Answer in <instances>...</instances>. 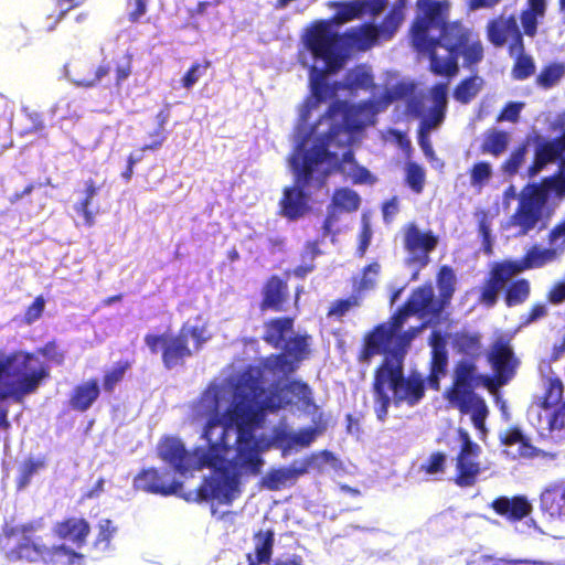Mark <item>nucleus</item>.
I'll use <instances>...</instances> for the list:
<instances>
[{
	"label": "nucleus",
	"instance_id": "f257e3e1",
	"mask_svg": "<svg viewBox=\"0 0 565 565\" xmlns=\"http://www.w3.org/2000/svg\"><path fill=\"white\" fill-rule=\"evenodd\" d=\"M416 14L408 30L412 47L429 60L436 76L454 77L459 58L472 68L484 58V45L478 31L461 19L449 20V0H416Z\"/></svg>",
	"mask_w": 565,
	"mask_h": 565
},
{
	"label": "nucleus",
	"instance_id": "f03ea898",
	"mask_svg": "<svg viewBox=\"0 0 565 565\" xmlns=\"http://www.w3.org/2000/svg\"><path fill=\"white\" fill-rule=\"evenodd\" d=\"M290 404L277 392L266 394L259 371L252 366L237 376L232 388V401L224 412L226 427H235L236 454L231 461L239 473L256 476L264 460L260 457L254 430L264 422L267 412H277Z\"/></svg>",
	"mask_w": 565,
	"mask_h": 565
},
{
	"label": "nucleus",
	"instance_id": "7ed1b4c3",
	"mask_svg": "<svg viewBox=\"0 0 565 565\" xmlns=\"http://www.w3.org/2000/svg\"><path fill=\"white\" fill-rule=\"evenodd\" d=\"M207 449L198 447L189 451L183 443L175 437H164L157 446L158 457L173 470L182 476L190 471L212 469L195 491L181 494L186 502H206L216 500L222 504H231L239 493V477L232 471L228 465H224L226 452V428L220 434V441L207 443Z\"/></svg>",
	"mask_w": 565,
	"mask_h": 565
},
{
	"label": "nucleus",
	"instance_id": "20e7f679",
	"mask_svg": "<svg viewBox=\"0 0 565 565\" xmlns=\"http://www.w3.org/2000/svg\"><path fill=\"white\" fill-rule=\"evenodd\" d=\"M415 335L414 329L399 335L397 345L383 356L374 370L371 390L374 412L380 422L386 419L391 403L414 407L425 397L426 377L415 371L405 375V358Z\"/></svg>",
	"mask_w": 565,
	"mask_h": 565
},
{
	"label": "nucleus",
	"instance_id": "39448f33",
	"mask_svg": "<svg viewBox=\"0 0 565 565\" xmlns=\"http://www.w3.org/2000/svg\"><path fill=\"white\" fill-rule=\"evenodd\" d=\"M413 89V85L398 82L374 99L358 104L333 100L313 129L326 125L329 138H337L340 147H349L352 143L353 134L363 130L367 125H374L379 113L385 110L392 103L407 98Z\"/></svg>",
	"mask_w": 565,
	"mask_h": 565
},
{
	"label": "nucleus",
	"instance_id": "423d86ee",
	"mask_svg": "<svg viewBox=\"0 0 565 565\" xmlns=\"http://www.w3.org/2000/svg\"><path fill=\"white\" fill-rule=\"evenodd\" d=\"M479 386L494 392L490 376L479 373L476 361L461 359L454 366L452 382L444 392V397L461 415H470L480 438L484 439L488 433L486 419L489 408L483 397L475 392Z\"/></svg>",
	"mask_w": 565,
	"mask_h": 565
},
{
	"label": "nucleus",
	"instance_id": "0eeeda50",
	"mask_svg": "<svg viewBox=\"0 0 565 565\" xmlns=\"http://www.w3.org/2000/svg\"><path fill=\"white\" fill-rule=\"evenodd\" d=\"M337 138H329V130L319 134L318 145L306 151L299 161L296 154L290 159L291 169L295 173V185L284 189L282 198L279 201L280 214L290 221L302 217L309 210L308 195L305 189L310 184L313 172L324 161L337 160V153L329 151V147H340Z\"/></svg>",
	"mask_w": 565,
	"mask_h": 565
},
{
	"label": "nucleus",
	"instance_id": "6e6552de",
	"mask_svg": "<svg viewBox=\"0 0 565 565\" xmlns=\"http://www.w3.org/2000/svg\"><path fill=\"white\" fill-rule=\"evenodd\" d=\"M49 376V365L34 353L15 350L7 354L0 350V402L11 398L21 403Z\"/></svg>",
	"mask_w": 565,
	"mask_h": 565
},
{
	"label": "nucleus",
	"instance_id": "1a4fd4ad",
	"mask_svg": "<svg viewBox=\"0 0 565 565\" xmlns=\"http://www.w3.org/2000/svg\"><path fill=\"white\" fill-rule=\"evenodd\" d=\"M303 43L315 60L323 61L326 73L339 72L348 60L343 33L333 31L329 20L312 22L303 35Z\"/></svg>",
	"mask_w": 565,
	"mask_h": 565
},
{
	"label": "nucleus",
	"instance_id": "9d476101",
	"mask_svg": "<svg viewBox=\"0 0 565 565\" xmlns=\"http://www.w3.org/2000/svg\"><path fill=\"white\" fill-rule=\"evenodd\" d=\"M405 4L406 0H396L379 25L365 22L343 32L345 50L354 49L365 52L381 41H390L404 21Z\"/></svg>",
	"mask_w": 565,
	"mask_h": 565
},
{
	"label": "nucleus",
	"instance_id": "9b49d317",
	"mask_svg": "<svg viewBox=\"0 0 565 565\" xmlns=\"http://www.w3.org/2000/svg\"><path fill=\"white\" fill-rule=\"evenodd\" d=\"M413 313L405 302L392 315L388 322L376 324L363 339V345L359 352L358 360L361 363H370L371 359L377 354L386 355L393 347L397 345L398 337L405 331H401L405 321Z\"/></svg>",
	"mask_w": 565,
	"mask_h": 565
},
{
	"label": "nucleus",
	"instance_id": "f8f14e48",
	"mask_svg": "<svg viewBox=\"0 0 565 565\" xmlns=\"http://www.w3.org/2000/svg\"><path fill=\"white\" fill-rule=\"evenodd\" d=\"M143 340L152 354L161 352L162 364L168 370L183 365L185 360L193 355V350L186 339L185 327H182L175 334L147 333Z\"/></svg>",
	"mask_w": 565,
	"mask_h": 565
},
{
	"label": "nucleus",
	"instance_id": "ddd939ff",
	"mask_svg": "<svg viewBox=\"0 0 565 565\" xmlns=\"http://www.w3.org/2000/svg\"><path fill=\"white\" fill-rule=\"evenodd\" d=\"M460 440L459 451L455 458L456 473L454 482L460 488H469L477 483L478 477L482 471L479 457L481 447L475 443L470 434L463 429H457Z\"/></svg>",
	"mask_w": 565,
	"mask_h": 565
},
{
	"label": "nucleus",
	"instance_id": "4468645a",
	"mask_svg": "<svg viewBox=\"0 0 565 565\" xmlns=\"http://www.w3.org/2000/svg\"><path fill=\"white\" fill-rule=\"evenodd\" d=\"M487 358L493 371L490 382L494 391L507 385L515 376L520 361L508 337H498L491 343Z\"/></svg>",
	"mask_w": 565,
	"mask_h": 565
},
{
	"label": "nucleus",
	"instance_id": "2eb2a0df",
	"mask_svg": "<svg viewBox=\"0 0 565 565\" xmlns=\"http://www.w3.org/2000/svg\"><path fill=\"white\" fill-rule=\"evenodd\" d=\"M309 340L310 335L308 334H297L289 338L282 352L269 354L264 360V367L271 373H294L299 367L300 362L310 354Z\"/></svg>",
	"mask_w": 565,
	"mask_h": 565
},
{
	"label": "nucleus",
	"instance_id": "dca6fc26",
	"mask_svg": "<svg viewBox=\"0 0 565 565\" xmlns=\"http://www.w3.org/2000/svg\"><path fill=\"white\" fill-rule=\"evenodd\" d=\"M132 487L136 491L161 497L178 495L181 498V494L185 493L182 491L183 483L181 481L169 478L168 471H161L154 467L141 469L134 477Z\"/></svg>",
	"mask_w": 565,
	"mask_h": 565
},
{
	"label": "nucleus",
	"instance_id": "f3484780",
	"mask_svg": "<svg viewBox=\"0 0 565 565\" xmlns=\"http://www.w3.org/2000/svg\"><path fill=\"white\" fill-rule=\"evenodd\" d=\"M438 236L430 230L422 232L415 223L404 226L403 246L409 253L411 260L420 267L429 263V254L438 245Z\"/></svg>",
	"mask_w": 565,
	"mask_h": 565
},
{
	"label": "nucleus",
	"instance_id": "a211bd4d",
	"mask_svg": "<svg viewBox=\"0 0 565 565\" xmlns=\"http://www.w3.org/2000/svg\"><path fill=\"white\" fill-rule=\"evenodd\" d=\"M388 0H333L329 7L335 12L329 20L332 24L341 25L361 19L364 15L377 17L385 9Z\"/></svg>",
	"mask_w": 565,
	"mask_h": 565
},
{
	"label": "nucleus",
	"instance_id": "6ab92c4d",
	"mask_svg": "<svg viewBox=\"0 0 565 565\" xmlns=\"http://www.w3.org/2000/svg\"><path fill=\"white\" fill-rule=\"evenodd\" d=\"M429 345L431 351L426 381L429 388L438 392L440 381L448 372L449 358L446 337L439 331H433L429 337Z\"/></svg>",
	"mask_w": 565,
	"mask_h": 565
},
{
	"label": "nucleus",
	"instance_id": "aec40b11",
	"mask_svg": "<svg viewBox=\"0 0 565 565\" xmlns=\"http://www.w3.org/2000/svg\"><path fill=\"white\" fill-rule=\"evenodd\" d=\"M488 41L495 47H502L510 39L508 47H518L524 43L523 33L519 28L516 17L503 14L491 19L486 25Z\"/></svg>",
	"mask_w": 565,
	"mask_h": 565
},
{
	"label": "nucleus",
	"instance_id": "412c9836",
	"mask_svg": "<svg viewBox=\"0 0 565 565\" xmlns=\"http://www.w3.org/2000/svg\"><path fill=\"white\" fill-rule=\"evenodd\" d=\"M220 398H221V387L218 385H210L206 390L201 394L200 398L195 405L196 415L201 417H207L202 437L207 443H217L220 441V437L216 440L212 438L213 429L221 425L220 415Z\"/></svg>",
	"mask_w": 565,
	"mask_h": 565
},
{
	"label": "nucleus",
	"instance_id": "4be33fe9",
	"mask_svg": "<svg viewBox=\"0 0 565 565\" xmlns=\"http://www.w3.org/2000/svg\"><path fill=\"white\" fill-rule=\"evenodd\" d=\"M110 73L109 63H102L95 66L87 58H77L66 65V76L68 79L79 87H94L102 78Z\"/></svg>",
	"mask_w": 565,
	"mask_h": 565
},
{
	"label": "nucleus",
	"instance_id": "5701e85b",
	"mask_svg": "<svg viewBox=\"0 0 565 565\" xmlns=\"http://www.w3.org/2000/svg\"><path fill=\"white\" fill-rule=\"evenodd\" d=\"M544 202L531 190L520 199L515 212L510 217V225L519 227L518 235L524 236L532 231L542 216Z\"/></svg>",
	"mask_w": 565,
	"mask_h": 565
},
{
	"label": "nucleus",
	"instance_id": "b1692460",
	"mask_svg": "<svg viewBox=\"0 0 565 565\" xmlns=\"http://www.w3.org/2000/svg\"><path fill=\"white\" fill-rule=\"evenodd\" d=\"M289 298L287 280L277 275L268 277L263 286L259 308L262 311H285V303Z\"/></svg>",
	"mask_w": 565,
	"mask_h": 565
},
{
	"label": "nucleus",
	"instance_id": "393cba45",
	"mask_svg": "<svg viewBox=\"0 0 565 565\" xmlns=\"http://www.w3.org/2000/svg\"><path fill=\"white\" fill-rule=\"evenodd\" d=\"M53 532L58 539L70 541L81 548L86 545L90 534V525L84 518L68 516L56 522Z\"/></svg>",
	"mask_w": 565,
	"mask_h": 565
},
{
	"label": "nucleus",
	"instance_id": "a878e982",
	"mask_svg": "<svg viewBox=\"0 0 565 565\" xmlns=\"http://www.w3.org/2000/svg\"><path fill=\"white\" fill-rule=\"evenodd\" d=\"M490 507L497 514L512 522L523 520L529 516L533 510L531 502L524 495H513L512 498L501 495L495 498Z\"/></svg>",
	"mask_w": 565,
	"mask_h": 565
},
{
	"label": "nucleus",
	"instance_id": "bb28decb",
	"mask_svg": "<svg viewBox=\"0 0 565 565\" xmlns=\"http://www.w3.org/2000/svg\"><path fill=\"white\" fill-rule=\"evenodd\" d=\"M405 305L409 311L419 318L431 317L439 318V312L436 311V299L433 286L429 284L422 285L412 290Z\"/></svg>",
	"mask_w": 565,
	"mask_h": 565
},
{
	"label": "nucleus",
	"instance_id": "cd10ccee",
	"mask_svg": "<svg viewBox=\"0 0 565 565\" xmlns=\"http://www.w3.org/2000/svg\"><path fill=\"white\" fill-rule=\"evenodd\" d=\"M548 244L550 247L542 248L539 245H533L526 249L524 257L529 269L542 268L555 263L565 254V244H561L558 241Z\"/></svg>",
	"mask_w": 565,
	"mask_h": 565
},
{
	"label": "nucleus",
	"instance_id": "c85d7f7f",
	"mask_svg": "<svg viewBox=\"0 0 565 565\" xmlns=\"http://www.w3.org/2000/svg\"><path fill=\"white\" fill-rule=\"evenodd\" d=\"M563 145L559 140H546L540 142L534 151V158L527 169V175L534 178L546 164L554 162L561 157Z\"/></svg>",
	"mask_w": 565,
	"mask_h": 565
},
{
	"label": "nucleus",
	"instance_id": "c756f323",
	"mask_svg": "<svg viewBox=\"0 0 565 565\" xmlns=\"http://www.w3.org/2000/svg\"><path fill=\"white\" fill-rule=\"evenodd\" d=\"M100 388L96 379L77 384L70 396V406L77 412H86L98 399Z\"/></svg>",
	"mask_w": 565,
	"mask_h": 565
},
{
	"label": "nucleus",
	"instance_id": "7c9ffc66",
	"mask_svg": "<svg viewBox=\"0 0 565 565\" xmlns=\"http://www.w3.org/2000/svg\"><path fill=\"white\" fill-rule=\"evenodd\" d=\"M265 332L263 340L274 349H280L285 341V335L294 329V318L278 317L265 322Z\"/></svg>",
	"mask_w": 565,
	"mask_h": 565
},
{
	"label": "nucleus",
	"instance_id": "2f4dec72",
	"mask_svg": "<svg viewBox=\"0 0 565 565\" xmlns=\"http://www.w3.org/2000/svg\"><path fill=\"white\" fill-rule=\"evenodd\" d=\"M307 472V466L287 467L271 469L263 478V486L271 491L282 489L289 481H295L298 477Z\"/></svg>",
	"mask_w": 565,
	"mask_h": 565
},
{
	"label": "nucleus",
	"instance_id": "473e14b6",
	"mask_svg": "<svg viewBox=\"0 0 565 565\" xmlns=\"http://www.w3.org/2000/svg\"><path fill=\"white\" fill-rule=\"evenodd\" d=\"M326 70L316 75L311 81V93L315 98V102H307L301 110V120L307 121L310 116L312 108H315L318 104L326 102L334 95V89L331 85L326 81L324 77Z\"/></svg>",
	"mask_w": 565,
	"mask_h": 565
},
{
	"label": "nucleus",
	"instance_id": "72a5a7b5",
	"mask_svg": "<svg viewBox=\"0 0 565 565\" xmlns=\"http://www.w3.org/2000/svg\"><path fill=\"white\" fill-rule=\"evenodd\" d=\"M509 55L514 58L511 75L515 81H524L535 73V63L531 55L525 53V44L518 47H508Z\"/></svg>",
	"mask_w": 565,
	"mask_h": 565
},
{
	"label": "nucleus",
	"instance_id": "f704fd0d",
	"mask_svg": "<svg viewBox=\"0 0 565 565\" xmlns=\"http://www.w3.org/2000/svg\"><path fill=\"white\" fill-rule=\"evenodd\" d=\"M565 507V497L561 484L545 489L540 497V508L552 519L561 518Z\"/></svg>",
	"mask_w": 565,
	"mask_h": 565
},
{
	"label": "nucleus",
	"instance_id": "c9c22d12",
	"mask_svg": "<svg viewBox=\"0 0 565 565\" xmlns=\"http://www.w3.org/2000/svg\"><path fill=\"white\" fill-rule=\"evenodd\" d=\"M255 558L247 554L248 565H262L269 563L273 554L275 533L273 530L258 531L254 534Z\"/></svg>",
	"mask_w": 565,
	"mask_h": 565
},
{
	"label": "nucleus",
	"instance_id": "e433bc0d",
	"mask_svg": "<svg viewBox=\"0 0 565 565\" xmlns=\"http://www.w3.org/2000/svg\"><path fill=\"white\" fill-rule=\"evenodd\" d=\"M500 443L504 446L519 445V456L522 458H534L537 456L539 450L531 444L530 438L526 437L518 426L508 427L500 435Z\"/></svg>",
	"mask_w": 565,
	"mask_h": 565
},
{
	"label": "nucleus",
	"instance_id": "4c0bfd02",
	"mask_svg": "<svg viewBox=\"0 0 565 565\" xmlns=\"http://www.w3.org/2000/svg\"><path fill=\"white\" fill-rule=\"evenodd\" d=\"M508 281L497 269L491 268L488 278L481 288L479 301L488 308H492L498 302L499 292L505 287Z\"/></svg>",
	"mask_w": 565,
	"mask_h": 565
},
{
	"label": "nucleus",
	"instance_id": "58836bf2",
	"mask_svg": "<svg viewBox=\"0 0 565 565\" xmlns=\"http://www.w3.org/2000/svg\"><path fill=\"white\" fill-rule=\"evenodd\" d=\"M565 385L558 376H547L544 380V392L540 398L539 406L548 411L557 407L563 402Z\"/></svg>",
	"mask_w": 565,
	"mask_h": 565
},
{
	"label": "nucleus",
	"instance_id": "ea45409f",
	"mask_svg": "<svg viewBox=\"0 0 565 565\" xmlns=\"http://www.w3.org/2000/svg\"><path fill=\"white\" fill-rule=\"evenodd\" d=\"M509 140L510 137L507 131L490 129L484 134L480 151L483 154H491L498 158L507 150Z\"/></svg>",
	"mask_w": 565,
	"mask_h": 565
},
{
	"label": "nucleus",
	"instance_id": "a19ab883",
	"mask_svg": "<svg viewBox=\"0 0 565 565\" xmlns=\"http://www.w3.org/2000/svg\"><path fill=\"white\" fill-rule=\"evenodd\" d=\"M531 295V284L525 278H518L504 287V302L511 308L524 303Z\"/></svg>",
	"mask_w": 565,
	"mask_h": 565
},
{
	"label": "nucleus",
	"instance_id": "79ce46f5",
	"mask_svg": "<svg viewBox=\"0 0 565 565\" xmlns=\"http://www.w3.org/2000/svg\"><path fill=\"white\" fill-rule=\"evenodd\" d=\"M47 466V460L45 456H41L38 458L28 457L25 458L19 467V475L15 480L17 489L22 490L28 487L35 473L40 470L45 469Z\"/></svg>",
	"mask_w": 565,
	"mask_h": 565
},
{
	"label": "nucleus",
	"instance_id": "37998d69",
	"mask_svg": "<svg viewBox=\"0 0 565 565\" xmlns=\"http://www.w3.org/2000/svg\"><path fill=\"white\" fill-rule=\"evenodd\" d=\"M483 81L478 75H471L460 81L454 89V98L461 103H470L480 92Z\"/></svg>",
	"mask_w": 565,
	"mask_h": 565
},
{
	"label": "nucleus",
	"instance_id": "c03bdc74",
	"mask_svg": "<svg viewBox=\"0 0 565 565\" xmlns=\"http://www.w3.org/2000/svg\"><path fill=\"white\" fill-rule=\"evenodd\" d=\"M131 366L132 361L119 360L110 369L106 370L103 375V390L111 394Z\"/></svg>",
	"mask_w": 565,
	"mask_h": 565
},
{
	"label": "nucleus",
	"instance_id": "a18cd8bd",
	"mask_svg": "<svg viewBox=\"0 0 565 565\" xmlns=\"http://www.w3.org/2000/svg\"><path fill=\"white\" fill-rule=\"evenodd\" d=\"M321 254L319 243L317 241L307 242L305 250L301 254V260L303 264L292 269V275L299 279H303L308 274L316 269L315 259Z\"/></svg>",
	"mask_w": 565,
	"mask_h": 565
},
{
	"label": "nucleus",
	"instance_id": "49530a36",
	"mask_svg": "<svg viewBox=\"0 0 565 565\" xmlns=\"http://www.w3.org/2000/svg\"><path fill=\"white\" fill-rule=\"evenodd\" d=\"M531 190L544 203L550 191H554L558 196H565V177L558 173L552 177L544 178L541 181V183L533 184L531 186Z\"/></svg>",
	"mask_w": 565,
	"mask_h": 565
},
{
	"label": "nucleus",
	"instance_id": "de8ad7c7",
	"mask_svg": "<svg viewBox=\"0 0 565 565\" xmlns=\"http://www.w3.org/2000/svg\"><path fill=\"white\" fill-rule=\"evenodd\" d=\"M448 275V281H444L441 278L438 280L439 286V298L436 300V311L441 316L444 309L450 303L452 295L455 292V282L452 269L444 266L440 270V275Z\"/></svg>",
	"mask_w": 565,
	"mask_h": 565
},
{
	"label": "nucleus",
	"instance_id": "09e8293b",
	"mask_svg": "<svg viewBox=\"0 0 565 565\" xmlns=\"http://www.w3.org/2000/svg\"><path fill=\"white\" fill-rule=\"evenodd\" d=\"M565 75L564 63H550L545 65L536 77V84L545 89L555 86Z\"/></svg>",
	"mask_w": 565,
	"mask_h": 565
},
{
	"label": "nucleus",
	"instance_id": "8fccbe9b",
	"mask_svg": "<svg viewBox=\"0 0 565 565\" xmlns=\"http://www.w3.org/2000/svg\"><path fill=\"white\" fill-rule=\"evenodd\" d=\"M332 203L341 211L354 212L360 207L361 199L354 190L340 188L334 191Z\"/></svg>",
	"mask_w": 565,
	"mask_h": 565
},
{
	"label": "nucleus",
	"instance_id": "3c124183",
	"mask_svg": "<svg viewBox=\"0 0 565 565\" xmlns=\"http://www.w3.org/2000/svg\"><path fill=\"white\" fill-rule=\"evenodd\" d=\"M285 388L298 399L303 408H317L312 395V390L308 383L299 380H292L285 385Z\"/></svg>",
	"mask_w": 565,
	"mask_h": 565
},
{
	"label": "nucleus",
	"instance_id": "603ef678",
	"mask_svg": "<svg viewBox=\"0 0 565 565\" xmlns=\"http://www.w3.org/2000/svg\"><path fill=\"white\" fill-rule=\"evenodd\" d=\"M527 153V142L518 145L510 153V156L502 162L501 170L504 174L513 177L518 173L520 167L523 164Z\"/></svg>",
	"mask_w": 565,
	"mask_h": 565
},
{
	"label": "nucleus",
	"instance_id": "864d4df0",
	"mask_svg": "<svg viewBox=\"0 0 565 565\" xmlns=\"http://www.w3.org/2000/svg\"><path fill=\"white\" fill-rule=\"evenodd\" d=\"M96 537L93 546L95 548L107 550L117 532V526L110 519H102L96 525Z\"/></svg>",
	"mask_w": 565,
	"mask_h": 565
},
{
	"label": "nucleus",
	"instance_id": "5fc2aeb1",
	"mask_svg": "<svg viewBox=\"0 0 565 565\" xmlns=\"http://www.w3.org/2000/svg\"><path fill=\"white\" fill-rule=\"evenodd\" d=\"M326 428V423H320L316 427L300 428L289 437V444L292 446L309 447Z\"/></svg>",
	"mask_w": 565,
	"mask_h": 565
},
{
	"label": "nucleus",
	"instance_id": "6e6d98bb",
	"mask_svg": "<svg viewBox=\"0 0 565 565\" xmlns=\"http://www.w3.org/2000/svg\"><path fill=\"white\" fill-rule=\"evenodd\" d=\"M406 175L405 181L413 192L419 194L423 192L425 186L426 174L424 168L417 162L406 163Z\"/></svg>",
	"mask_w": 565,
	"mask_h": 565
},
{
	"label": "nucleus",
	"instance_id": "4d7b16f0",
	"mask_svg": "<svg viewBox=\"0 0 565 565\" xmlns=\"http://www.w3.org/2000/svg\"><path fill=\"white\" fill-rule=\"evenodd\" d=\"M360 303V297L356 295H352L344 299L333 300L327 310V317L341 320L352 308L359 307Z\"/></svg>",
	"mask_w": 565,
	"mask_h": 565
},
{
	"label": "nucleus",
	"instance_id": "13d9d810",
	"mask_svg": "<svg viewBox=\"0 0 565 565\" xmlns=\"http://www.w3.org/2000/svg\"><path fill=\"white\" fill-rule=\"evenodd\" d=\"M46 547L44 545H38L32 542L30 539H25L24 542L17 545L11 552V557L17 559H29L34 561L39 556H41Z\"/></svg>",
	"mask_w": 565,
	"mask_h": 565
},
{
	"label": "nucleus",
	"instance_id": "bf43d9fd",
	"mask_svg": "<svg viewBox=\"0 0 565 565\" xmlns=\"http://www.w3.org/2000/svg\"><path fill=\"white\" fill-rule=\"evenodd\" d=\"M469 174L471 185L481 190L492 177L491 164L487 161L476 162L471 167Z\"/></svg>",
	"mask_w": 565,
	"mask_h": 565
},
{
	"label": "nucleus",
	"instance_id": "052dcab7",
	"mask_svg": "<svg viewBox=\"0 0 565 565\" xmlns=\"http://www.w3.org/2000/svg\"><path fill=\"white\" fill-rule=\"evenodd\" d=\"M169 117H170V113H169L168 108H164V109H161L160 111H158V114L156 116V118H157L156 134L158 135V140L151 141L148 145H143L141 147L142 151L157 150L162 146V143L164 142V140L167 138L166 125L169 120Z\"/></svg>",
	"mask_w": 565,
	"mask_h": 565
},
{
	"label": "nucleus",
	"instance_id": "680f3d73",
	"mask_svg": "<svg viewBox=\"0 0 565 565\" xmlns=\"http://www.w3.org/2000/svg\"><path fill=\"white\" fill-rule=\"evenodd\" d=\"M493 268L497 269L507 281H509L511 277L529 270L527 265H525L524 255L519 260H503L495 263Z\"/></svg>",
	"mask_w": 565,
	"mask_h": 565
},
{
	"label": "nucleus",
	"instance_id": "e2e57ef3",
	"mask_svg": "<svg viewBox=\"0 0 565 565\" xmlns=\"http://www.w3.org/2000/svg\"><path fill=\"white\" fill-rule=\"evenodd\" d=\"M345 87L348 89H367L373 86V76L365 71H349L345 75Z\"/></svg>",
	"mask_w": 565,
	"mask_h": 565
},
{
	"label": "nucleus",
	"instance_id": "0e129e2a",
	"mask_svg": "<svg viewBox=\"0 0 565 565\" xmlns=\"http://www.w3.org/2000/svg\"><path fill=\"white\" fill-rule=\"evenodd\" d=\"M455 344L458 352L466 355H476L480 349V337L478 334L459 333L456 335Z\"/></svg>",
	"mask_w": 565,
	"mask_h": 565
},
{
	"label": "nucleus",
	"instance_id": "69168bd1",
	"mask_svg": "<svg viewBox=\"0 0 565 565\" xmlns=\"http://www.w3.org/2000/svg\"><path fill=\"white\" fill-rule=\"evenodd\" d=\"M116 84L120 86L126 81L132 71V55L130 53H124L114 58Z\"/></svg>",
	"mask_w": 565,
	"mask_h": 565
},
{
	"label": "nucleus",
	"instance_id": "338daca9",
	"mask_svg": "<svg viewBox=\"0 0 565 565\" xmlns=\"http://www.w3.org/2000/svg\"><path fill=\"white\" fill-rule=\"evenodd\" d=\"M420 469L428 475L443 473L446 469V455L441 451L433 452Z\"/></svg>",
	"mask_w": 565,
	"mask_h": 565
},
{
	"label": "nucleus",
	"instance_id": "774afa93",
	"mask_svg": "<svg viewBox=\"0 0 565 565\" xmlns=\"http://www.w3.org/2000/svg\"><path fill=\"white\" fill-rule=\"evenodd\" d=\"M211 66L210 61H205L203 64L194 63L188 70L182 78V86L186 89L193 87V85L199 81V78L205 73V71Z\"/></svg>",
	"mask_w": 565,
	"mask_h": 565
}]
</instances>
